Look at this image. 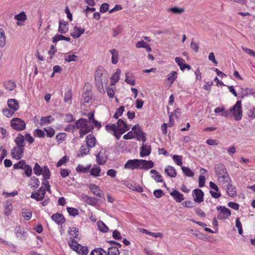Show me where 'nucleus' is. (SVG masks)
<instances>
[{
    "mask_svg": "<svg viewBox=\"0 0 255 255\" xmlns=\"http://www.w3.org/2000/svg\"><path fill=\"white\" fill-rule=\"evenodd\" d=\"M153 166L154 163L151 160L135 159L128 160L124 167L126 169L148 170L152 168Z\"/></svg>",
    "mask_w": 255,
    "mask_h": 255,
    "instance_id": "f257e3e1",
    "label": "nucleus"
},
{
    "mask_svg": "<svg viewBox=\"0 0 255 255\" xmlns=\"http://www.w3.org/2000/svg\"><path fill=\"white\" fill-rule=\"evenodd\" d=\"M215 172L218 176V180L222 183H230L231 179L223 164L218 163L214 166Z\"/></svg>",
    "mask_w": 255,
    "mask_h": 255,
    "instance_id": "f03ea898",
    "label": "nucleus"
},
{
    "mask_svg": "<svg viewBox=\"0 0 255 255\" xmlns=\"http://www.w3.org/2000/svg\"><path fill=\"white\" fill-rule=\"evenodd\" d=\"M72 126L73 129L76 128L79 129L80 137L81 138L89 132L92 128L88 124L87 120L82 118L78 120Z\"/></svg>",
    "mask_w": 255,
    "mask_h": 255,
    "instance_id": "7ed1b4c3",
    "label": "nucleus"
},
{
    "mask_svg": "<svg viewBox=\"0 0 255 255\" xmlns=\"http://www.w3.org/2000/svg\"><path fill=\"white\" fill-rule=\"evenodd\" d=\"M95 78L98 90L100 92L104 91V85H106L108 82L107 74L103 73L102 70L98 69L95 72Z\"/></svg>",
    "mask_w": 255,
    "mask_h": 255,
    "instance_id": "20e7f679",
    "label": "nucleus"
},
{
    "mask_svg": "<svg viewBox=\"0 0 255 255\" xmlns=\"http://www.w3.org/2000/svg\"><path fill=\"white\" fill-rule=\"evenodd\" d=\"M231 115L234 116L236 121H240L242 117V102L238 101L236 104L230 109Z\"/></svg>",
    "mask_w": 255,
    "mask_h": 255,
    "instance_id": "39448f33",
    "label": "nucleus"
},
{
    "mask_svg": "<svg viewBox=\"0 0 255 255\" xmlns=\"http://www.w3.org/2000/svg\"><path fill=\"white\" fill-rule=\"evenodd\" d=\"M11 127L16 130H22L25 128L24 121L19 118H14L10 122Z\"/></svg>",
    "mask_w": 255,
    "mask_h": 255,
    "instance_id": "423d86ee",
    "label": "nucleus"
},
{
    "mask_svg": "<svg viewBox=\"0 0 255 255\" xmlns=\"http://www.w3.org/2000/svg\"><path fill=\"white\" fill-rule=\"evenodd\" d=\"M217 210L219 211L217 218L219 220H225L229 218L231 215V211L224 206H217Z\"/></svg>",
    "mask_w": 255,
    "mask_h": 255,
    "instance_id": "0eeeda50",
    "label": "nucleus"
},
{
    "mask_svg": "<svg viewBox=\"0 0 255 255\" xmlns=\"http://www.w3.org/2000/svg\"><path fill=\"white\" fill-rule=\"evenodd\" d=\"M24 155L23 147L17 146L14 147L11 150V157L16 160H19L22 158Z\"/></svg>",
    "mask_w": 255,
    "mask_h": 255,
    "instance_id": "6e6552de",
    "label": "nucleus"
},
{
    "mask_svg": "<svg viewBox=\"0 0 255 255\" xmlns=\"http://www.w3.org/2000/svg\"><path fill=\"white\" fill-rule=\"evenodd\" d=\"M133 134H135V138L138 140H141L143 142L146 141V138L145 133L141 130L140 127L138 125H135L132 128Z\"/></svg>",
    "mask_w": 255,
    "mask_h": 255,
    "instance_id": "1a4fd4ad",
    "label": "nucleus"
},
{
    "mask_svg": "<svg viewBox=\"0 0 255 255\" xmlns=\"http://www.w3.org/2000/svg\"><path fill=\"white\" fill-rule=\"evenodd\" d=\"M45 193V189L42 186L37 191L32 192L30 197L36 201H42L44 198Z\"/></svg>",
    "mask_w": 255,
    "mask_h": 255,
    "instance_id": "9d476101",
    "label": "nucleus"
},
{
    "mask_svg": "<svg viewBox=\"0 0 255 255\" xmlns=\"http://www.w3.org/2000/svg\"><path fill=\"white\" fill-rule=\"evenodd\" d=\"M116 125V130L120 134H123L129 129L128 125L122 119L118 120Z\"/></svg>",
    "mask_w": 255,
    "mask_h": 255,
    "instance_id": "9b49d317",
    "label": "nucleus"
},
{
    "mask_svg": "<svg viewBox=\"0 0 255 255\" xmlns=\"http://www.w3.org/2000/svg\"><path fill=\"white\" fill-rule=\"evenodd\" d=\"M250 95H255V89L249 88H241L239 96L241 98H244L245 97Z\"/></svg>",
    "mask_w": 255,
    "mask_h": 255,
    "instance_id": "f8f14e48",
    "label": "nucleus"
},
{
    "mask_svg": "<svg viewBox=\"0 0 255 255\" xmlns=\"http://www.w3.org/2000/svg\"><path fill=\"white\" fill-rule=\"evenodd\" d=\"M204 193L203 191L199 189L193 190V197L195 202L197 203H201L203 201Z\"/></svg>",
    "mask_w": 255,
    "mask_h": 255,
    "instance_id": "ddd939ff",
    "label": "nucleus"
},
{
    "mask_svg": "<svg viewBox=\"0 0 255 255\" xmlns=\"http://www.w3.org/2000/svg\"><path fill=\"white\" fill-rule=\"evenodd\" d=\"M89 189L93 194L96 196L101 198L103 197V193L100 188L95 184H92L89 185Z\"/></svg>",
    "mask_w": 255,
    "mask_h": 255,
    "instance_id": "4468645a",
    "label": "nucleus"
},
{
    "mask_svg": "<svg viewBox=\"0 0 255 255\" xmlns=\"http://www.w3.org/2000/svg\"><path fill=\"white\" fill-rule=\"evenodd\" d=\"M4 214L6 216H9L12 213L13 206L11 201H6L4 205Z\"/></svg>",
    "mask_w": 255,
    "mask_h": 255,
    "instance_id": "2eb2a0df",
    "label": "nucleus"
},
{
    "mask_svg": "<svg viewBox=\"0 0 255 255\" xmlns=\"http://www.w3.org/2000/svg\"><path fill=\"white\" fill-rule=\"evenodd\" d=\"M210 187L215 191H210V193L211 194L212 196L215 198H218L221 196V193L218 192L219 189L217 185L215 184L214 182L211 181L210 182Z\"/></svg>",
    "mask_w": 255,
    "mask_h": 255,
    "instance_id": "dca6fc26",
    "label": "nucleus"
},
{
    "mask_svg": "<svg viewBox=\"0 0 255 255\" xmlns=\"http://www.w3.org/2000/svg\"><path fill=\"white\" fill-rule=\"evenodd\" d=\"M85 32V29L81 27L74 26L71 33V36L74 38H78Z\"/></svg>",
    "mask_w": 255,
    "mask_h": 255,
    "instance_id": "f3484780",
    "label": "nucleus"
},
{
    "mask_svg": "<svg viewBox=\"0 0 255 255\" xmlns=\"http://www.w3.org/2000/svg\"><path fill=\"white\" fill-rule=\"evenodd\" d=\"M151 152V147L146 144L142 143L140 148V156L141 157H144L149 155Z\"/></svg>",
    "mask_w": 255,
    "mask_h": 255,
    "instance_id": "a211bd4d",
    "label": "nucleus"
},
{
    "mask_svg": "<svg viewBox=\"0 0 255 255\" xmlns=\"http://www.w3.org/2000/svg\"><path fill=\"white\" fill-rule=\"evenodd\" d=\"M106 129L108 131L113 132V134L119 139L122 134H120L116 130V125L115 124L107 125L106 126Z\"/></svg>",
    "mask_w": 255,
    "mask_h": 255,
    "instance_id": "6ab92c4d",
    "label": "nucleus"
},
{
    "mask_svg": "<svg viewBox=\"0 0 255 255\" xmlns=\"http://www.w3.org/2000/svg\"><path fill=\"white\" fill-rule=\"evenodd\" d=\"M7 105L10 109L14 110V111H17L19 108V103L18 101L14 99L8 100Z\"/></svg>",
    "mask_w": 255,
    "mask_h": 255,
    "instance_id": "aec40b11",
    "label": "nucleus"
},
{
    "mask_svg": "<svg viewBox=\"0 0 255 255\" xmlns=\"http://www.w3.org/2000/svg\"><path fill=\"white\" fill-rule=\"evenodd\" d=\"M170 195L177 202H181L184 200L183 195L177 190H173Z\"/></svg>",
    "mask_w": 255,
    "mask_h": 255,
    "instance_id": "412c9836",
    "label": "nucleus"
},
{
    "mask_svg": "<svg viewBox=\"0 0 255 255\" xmlns=\"http://www.w3.org/2000/svg\"><path fill=\"white\" fill-rule=\"evenodd\" d=\"M69 235H70V238L74 240L76 239L78 240L80 239V236L78 232V230L75 227L69 228L68 230Z\"/></svg>",
    "mask_w": 255,
    "mask_h": 255,
    "instance_id": "4be33fe9",
    "label": "nucleus"
},
{
    "mask_svg": "<svg viewBox=\"0 0 255 255\" xmlns=\"http://www.w3.org/2000/svg\"><path fill=\"white\" fill-rule=\"evenodd\" d=\"M52 219L57 224H62L65 222V218L62 214L56 213L53 214L51 217Z\"/></svg>",
    "mask_w": 255,
    "mask_h": 255,
    "instance_id": "5701e85b",
    "label": "nucleus"
},
{
    "mask_svg": "<svg viewBox=\"0 0 255 255\" xmlns=\"http://www.w3.org/2000/svg\"><path fill=\"white\" fill-rule=\"evenodd\" d=\"M86 142L88 147H93L96 144V138L93 134H89L86 136Z\"/></svg>",
    "mask_w": 255,
    "mask_h": 255,
    "instance_id": "b1692460",
    "label": "nucleus"
},
{
    "mask_svg": "<svg viewBox=\"0 0 255 255\" xmlns=\"http://www.w3.org/2000/svg\"><path fill=\"white\" fill-rule=\"evenodd\" d=\"M164 170L166 174L171 178L175 177L177 175L176 169L171 166H166Z\"/></svg>",
    "mask_w": 255,
    "mask_h": 255,
    "instance_id": "393cba45",
    "label": "nucleus"
},
{
    "mask_svg": "<svg viewBox=\"0 0 255 255\" xmlns=\"http://www.w3.org/2000/svg\"><path fill=\"white\" fill-rule=\"evenodd\" d=\"M67 22L60 20L59 21V28H58V31L59 32L61 33H65L67 32L68 30V28L67 26Z\"/></svg>",
    "mask_w": 255,
    "mask_h": 255,
    "instance_id": "a878e982",
    "label": "nucleus"
},
{
    "mask_svg": "<svg viewBox=\"0 0 255 255\" xmlns=\"http://www.w3.org/2000/svg\"><path fill=\"white\" fill-rule=\"evenodd\" d=\"M14 232L17 238L21 239H23L24 238L26 232H24L23 229L21 228L20 227H16L14 229Z\"/></svg>",
    "mask_w": 255,
    "mask_h": 255,
    "instance_id": "bb28decb",
    "label": "nucleus"
},
{
    "mask_svg": "<svg viewBox=\"0 0 255 255\" xmlns=\"http://www.w3.org/2000/svg\"><path fill=\"white\" fill-rule=\"evenodd\" d=\"M110 53L112 55V62L113 64H116L118 62L119 59V52L118 50L115 49H113L110 50Z\"/></svg>",
    "mask_w": 255,
    "mask_h": 255,
    "instance_id": "cd10ccee",
    "label": "nucleus"
},
{
    "mask_svg": "<svg viewBox=\"0 0 255 255\" xmlns=\"http://www.w3.org/2000/svg\"><path fill=\"white\" fill-rule=\"evenodd\" d=\"M24 136L22 134H19L14 139V141L17 146L23 147L24 146Z\"/></svg>",
    "mask_w": 255,
    "mask_h": 255,
    "instance_id": "c85d7f7f",
    "label": "nucleus"
},
{
    "mask_svg": "<svg viewBox=\"0 0 255 255\" xmlns=\"http://www.w3.org/2000/svg\"><path fill=\"white\" fill-rule=\"evenodd\" d=\"M230 183H228V185L227 188V193L231 197H235L237 195L236 190L234 186Z\"/></svg>",
    "mask_w": 255,
    "mask_h": 255,
    "instance_id": "c756f323",
    "label": "nucleus"
},
{
    "mask_svg": "<svg viewBox=\"0 0 255 255\" xmlns=\"http://www.w3.org/2000/svg\"><path fill=\"white\" fill-rule=\"evenodd\" d=\"M6 45V36L4 30L0 28V47L3 48Z\"/></svg>",
    "mask_w": 255,
    "mask_h": 255,
    "instance_id": "7c9ffc66",
    "label": "nucleus"
},
{
    "mask_svg": "<svg viewBox=\"0 0 255 255\" xmlns=\"http://www.w3.org/2000/svg\"><path fill=\"white\" fill-rule=\"evenodd\" d=\"M106 255H120V252L116 247H111L108 248L105 253Z\"/></svg>",
    "mask_w": 255,
    "mask_h": 255,
    "instance_id": "2f4dec72",
    "label": "nucleus"
},
{
    "mask_svg": "<svg viewBox=\"0 0 255 255\" xmlns=\"http://www.w3.org/2000/svg\"><path fill=\"white\" fill-rule=\"evenodd\" d=\"M40 182L38 179L35 177H33L31 178V181L29 183V185L31 186V188L33 189H35L39 186Z\"/></svg>",
    "mask_w": 255,
    "mask_h": 255,
    "instance_id": "473e14b6",
    "label": "nucleus"
},
{
    "mask_svg": "<svg viewBox=\"0 0 255 255\" xmlns=\"http://www.w3.org/2000/svg\"><path fill=\"white\" fill-rule=\"evenodd\" d=\"M96 160L97 162L101 165L104 164L107 161V157L104 155H102L101 151L96 155Z\"/></svg>",
    "mask_w": 255,
    "mask_h": 255,
    "instance_id": "72a5a7b5",
    "label": "nucleus"
},
{
    "mask_svg": "<svg viewBox=\"0 0 255 255\" xmlns=\"http://www.w3.org/2000/svg\"><path fill=\"white\" fill-rule=\"evenodd\" d=\"M5 88L8 91H12L16 87V84L12 81H8L3 83Z\"/></svg>",
    "mask_w": 255,
    "mask_h": 255,
    "instance_id": "f704fd0d",
    "label": "nucleus"
},
{
    "mask_svg": "<svg viewBox=\"0 0 255 255\" xmlns=\"http://www.w3.org/2000/svg\"><path fill=\"white\" fill-rule=\"evenodd\" d=\"M177 73L175 71H172L167 75V81L170 85L172 84L177 78Z\"/></svg>",
    "mask_w": 255,
    "mask_h": 255,
    "instance_id": "c9c22d12",
    "label": "nucleus"
},
{
    "mask_svg": "<svg viewBox=\"0 0 255 255\" xmlns=\"http://www.w3.org/2000/svg\"><path fill=\"white\" fill-rule=\"evenodd\" d=\"M54 119L51 116H48L47 117H43L41 118L40 120V124L41 125L49 124L51 123Z\"/></svg>",
    "mask_w": 255,
    "mask_h": 255,
    "instance_id": "e433bc0d",
    "label": "nucleus"
},
{
    "mask_svg": "<svg viewBox=\"0 0 255 255\" xmlns=\"http://www.w3.org/2000/svg\"><path fill=\"white\" fill-rule=\"evenodd\" d=\"M121 73V70L120 69H117L116 72L114 73L111 77L112 80L114 81V83L111 84V85H114L117 83L120 79V75Z\"/></svg>",
    "mask_w": 255,
    "mask_h": 255,
    "instance_id": "4c0bfd02",
    "label": "nucleus"
},
{
    "mask_svg": "<svg viewBox=\"0 0 255 255\" xmlns=\"http://www.w3.org/2000/svg\"><path fill=\"white\" fill-rule=\"evenodd\" d=\"M101 168L99 166H94L90 170V174L95 177L99 176Z\"/></svg>",
    "mask_w": 255,
    "mask_h": 255,
    "instance_id": "58836bf2",
    "label": "nucleus"
},
{
    "mask_svg": "<svg viewBox=\"0 0 255 255\" xmlns=\"http://www.w3.org/2000/svg\"><path fill=\"white\" fill-rule=\"evenodd\" d=\"M69 246L71 249H72L73 251L78 252V250L80 248V245L78 244L76 241H75L74 240H72L71 242L69 243Z\"/></svg>",
    "mask_w": 255,
    "mask_h": 255,
    "instance_id": "ea45409f",
    "label": "nucleus"
},
{
    "mask_svg": "<svg viewBox=\"0 0 255 255\" xmlns=\"http://www.w3.org/2000/svg\"><path fill=\"white\" fill-rule=\"evenodd\" d=\"M41 174H42L45 180L49 179L50 176V172L47 166H44L43 167Z\"/></svg>",
    "mask_w": 255,
    "mask_h": 255,
    "instance_id": "a19ab883",
    "label": "nucleus"
},
{
    "mask_svg": "<svg viewBox=\"0 0 255 255\" xmlns=\"http://www.w3.org/2000/svg\"><path fill=\"white\" fill-rule=\"evenodd\" d=\"M14 18L17 21H25L27 19V16L23 11L20 12L19 14L15 15Z\"/></svg>",
    "mask_w": 255,
    "mask_h": 255,
    "instance_id": "79ce46f5",
    "label": "nucleus"
},
{
    "mask_svg": "<svg viewBox=\"0 0 255 255\" xmlns=\"http://www.w3.org/2000/svg\"><path fill=\"white\" fill-rule=\"evenodd\" d=\"M27 164H26V162L25 160H22L18 161L17 163L14 164L13 165V168L14 169H24L25 167L24 166H26Z\"/></svg>",
    "mask_w": 255,
    "mask_h": 255,
    "instance_id": "37998d69",
    "label": "nucleus"
},
{
    "mask_svg": "<svg viewBox=\"0 0 255 255\" xmlns=\"http://www.w3.org/2000/svg\"><path fill=\"white\" fill-rule=\"evenodd\" d=\"M65 40L66 41H69L70 40L69 37H65L62 35H59L57 36H55L52 38V42L53 43H55L59 40Z\"/></svg>",
    "mask_w": 255,
    "mask_h": 255,
    "instance_id": "c03bdc74",
    "label": "nucleus"
},
{
    "mask_svg": "<svg viewBox=\"0 0 255 255\" xmlns=\"http://www.w3.org/2000/svg\"><path fill=\"white\" fill-rule=\"evenodd\" d=\"M181 169L183 171V172L188 177H193L194 176V173L193 171H191V170L189 168L185 166H181Z\"/></svg>",
    "mask_w": 255,
    "mask_h": 255,
    "instance_id": "a18cd8bd",
    "label": "nucleus"
},
{
    "mask_svg": "<svg viewBox=\"0 0 255 255\" xmlns=\"http://www.w3.org/2000/svg\"><path fill=\"white\" fill-rule=\"evenodd\" d=\"M65 61L67 62L72 61H77L78 60V56L76 55H66L64 56Z\"/></svg>",
    "mask_w": 255,
    "mask_h": 255,
    "instance_id": "49530a36",
    "label": "nucleus"
},
{
    "mask_svg": "<svg viewBox=\"0 0 255 255\" xmlns=\"http://www.w3.org/2000/svg\"><path fill=\"white\" fill-rule=\"evenodd\" d=\"M131 190L133 191H136L138 192H143V188L142 187L139 185L136 184L135 183L130 184V186L128 187Z\"/></svg>",
    "mask_w": 255,
    "mask_h": 255,
    "instance_id": "de8ad7c7",
    "label": "nucleus"
},
{
    "mask_svg": "<svg viewBox=\"0 0 255 255\" xmlns=\"http://www.w3.org/2000/svg\"><path fill=\"white\" fill-rule=\"evenodd\" d=\"M142 232L147 235H150L154 238L162 237V234L161 233H153L148 231L146 229H142Z\"/></svg>",
    "mask_w": 255,
    "mask_h": 255,
    "instance_id": "09e8293b",
    "label": "nucleus"
},
{
    "mask_svg": "<svg viewBox=\"0 0 255 255\" xmlns=\"http://www.w3.org/2000/svg\"><path fill=\"white\" fill-rule=\"evenodd\" d=\"M106 253V250L100 248L95 249L93 251H92L90 255H103V254Z\"/></svg>",
    "mask_w": 255,
    "mask_h": 255,
    "instance_id": "8fccbe9b",
    "label": "nucleus"
},
{
    "mask_svg": "<svg viewBox=\"0 0 255 255\" xmlns=\"http://www.w3.org/2000/svg\"><path fill=\"white\" fill-rule=\"evenodd\" d=\"M97 225L100 230L103 232H107L109 230L108 227L102 221H98Z\"/></svg>",
    "mask_w": 255,
    "mask_h": 255,
    "instance_id": "3c124183",
    "label": "nucleus"
},
{
    "mask_svg": "<svg viewBox=\"0 0 255 255\" xmlns=\"http://www.w3.org/2000/svg\"><path fill=\"white\" fill-rule=\"evenodd\" d=\"M90 165L87 167H84L82 165H78L76 169L77 172L86 173L90 170Z\"/></svg>",
    "mask_w": 255,
    "mask_h": 255,
    "instance_id": "603ef678",
    "label": "nucleus"
},
{
    "mask_svg": "<svg viewBox=\"0 0 255 255\" xmlns=\"http://www.w3.org/2000/svg\"><path fill=\"white\" fill-rule=\"evenodd\" d=\"M125 110V107L123 106H120L119 109H117L116 113H115L114 115V118L118 119L119 117H120L123 114V112Z\"/></svg>",
    "mask_w": 255,
    "mask_h": 255,
    "instance_id": "864d4df0",
    "label": "nucleus"
},
{
    "mask_svg": "<svg viewBox=\"0 0 255 255\" xmlns=\"http://www.w3.org/2000/svg\"><path fill=\"white\" fill-rule=\"evenodd\" d=\"M44 130L48 137H52L55 134V130L51 127L44 128Z\"/></svg>",
    "mask_w": 255,
    "mask_h": 255,
    "instance_id": "5fc2aeb1",
    "label": "nucleus"
},
{
    "mask_svg": "<svg viewBox=\"0 0 255 255\" xmlns=\"http://www.w3.org/2000/svg\"><path fill=\"white\" fill-rule=\"evenodd\" d=\"M172 158L176 164L179 166H182L183 163L182 156L178 155H174Z\"/></svg>",
    "mask_w": 255,
    "mask_h": 255,
    "instance_id": "6e6d98bb",
    "label": "nucleus"
},
{
    "mask_svg": "<svg viewBox=\"0 0 255 255\" xmlns=\"http://www.w3.org/2000/svg\"><path fill=\"white\" fill-rule=\"evenodd\" d=\"M33 134L35 136L38 137H44L45 133L44 131L42 130L37 128L36 129L34 132Z\"/></svg>",
    "mask_w": 255,
    "mask_h": 255,
    "instance_id": "4d7b16f0",
    "label": "nucleus"
},
{
    "mask_svg": "<svg viewBox=\"0 0 255 255\" xmlns=\"http://www.w3.org/2000/svg\"><path fill=\"white\" fill-rule=\"evenodd\" d=\"M42 169H43V168H42L40 167V166L37 163H36L35 164V166L33 168L34 173L36 175L39 176L41 174V173L42 172Z\"/></svg>",
    "mask_w": 255,
    "mask_h": 255,
    "instance_id": "13d9d810",
    "label": "nucleus"
},
{
    "mask_svg": "<svg viewBox=\"0 0 255 255\" xmlns=\"http://www.w3.org/2000/svg\"><path fill=\"white\" fill-rule=\"evenodd\" d=\"M67 210L71 216H75L79 214L78 210L76 208L67 207Z\"/></svg>",
    "mask_w": 255,
    "mask_h": 255,
    "instance_id": "bf43d9fd",
    "label": "nucleus"
},
{
    "mask_svg": "<svg viewBox=\"0 0 255 255\" xmlns=\"http://www.w3.org/2000/svg\"><path fill=\"white\" fill-rule=\"evenodd\" d=\"M14 112L15 111H14V110H12L10 109H5L2 110L3 114L7 117H11L13 115Z\"/></svg>",
    "mask_w": 255,
    "mask_h": 255,
    "instance_id": "052dcab7",
    "label": "nucleus"
},
{
    "mask_svg": "<svg viewBox=\"0 0 255 255\" xmlns=\"http://www.w3.org/2000/svg\"><path fill=\"white\" fill-rule=\"evenodd\" d=\"M168 11H171L174 13H180L184 11V9L183 8H179L177 7H173L170 8L168 9Z\"/></svg>",
    "mask_w": 255,
    "mask_h": 255,
    "instance_id": "680f3d73",
    "label": "nucleus"
},
{
    "mask_svg": "<svg viewBox=\"0 0 255 255\" xmlns=\"http://www.w3.org/2000/svg\"><path fill=\"white\" fill-rule=\"evenodd\" d=\"M236 226L238 229V233L240 235L243 233L242 224L240 221V219L238 218L236 221Z\"/></svg>",
    "mask_w": 255,
    "mask_h": 255,
    "instance_id": "e2e57ef3",
    "label": "nucleus"
},
{
    "mask_svg": "<svg viewBox=\"0 0 255 255\" xmlns=\"http://www.w3.org/2000/svg\"><path fill=\"white\" fill-rule=\"evenodd\" d=\"M24 172L25 174L27 176L30 177L31 175L32 174V168L29 165H27L26 166H24Z\"/></svg>",
    "mask_w": 255,
    "mask_h": 255,
    "instance_id": "0e129e2a",
    "label": "nucleus"
},
{
    "mask_svg": "<svg viewBox=\"0 0 255 255\" xmlns=\"http://www.w3.org/2000/svg\"><path fill=\"white\" fill-rule=\"evenodd\" d=\"M109 9V5L107 3H103L100 8V12L104 13L108 11Z\"/></svg>",
    "mask_w": 255,
    "mask_h": 255,
    "instance_id": "69168bd1",
    "label": "nucleus"
},
{
    "mask_svg": "<svg viewBox=\"0 0 255 255\" xmlns=\"http://www.w3.org/2000/svg\"><path fill=\"white\" fill-rule=\"evenodd\" d=\"M80 249L78 250V253L80 255H86L88 253V250L87 247H81L80 246Z\"/></svg>",
    "mask_w": 255,
    "mask_h": 255,
    "instance_id": "338daca9",
    "label": "nucleus"
},
{
    "mask_svg": "<svg viewBox=\"0 0 255 255\" xmlns=\"http://www.w3.org/2000/svg\"><path fill=\"white\" fill-rule=\"evenodd\" d=\"M248 116L250 118H255V107L253 109H251L248 111Z\"/></svg>",
    "mask_w": 255,
    "mask_h": 255,
    "instance_id": "774afa93",
    "label": "nucleus"
}]
</instances>
